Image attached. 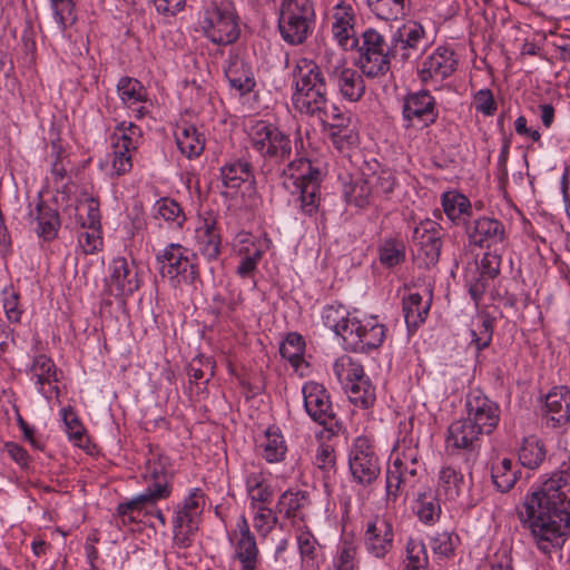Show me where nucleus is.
<instances>
[{"mask_svg": "<svg viewBox=\"0 0 570 570\" xmlns=\"http://www.w3.org/2000/svg\"><path fill=\"white\" fill-rule=\"evenodd\" d=\"M28 373L37 391L47 400L59 394L58 372L53 361L47 355H38L33 358Z\"/></svg>", "mask_w": 570, "mask_h": 570, "instance_id": "31", "label": "nucleus"}, {"mask_svg": "<svg viewBox=\"0 0 570 570\" xmlns=\"http://www.w3.org/2000/svg\"><path fill=\"white\" fill-rule=\"evenodd\" d=\"M52 20L57 32L68 38V29L77 22V0H49Z\"/></svg>", "mask_w": 570, "mask_h": 570, "instance_id": "46", "label": "nucleus"}, {"mask_svg": "<svg viewBox=\"0 0 570 570\" xmlns=\"http://www.w3.org/2000/svg\"><path fill=\"white\" fill-rule=\"evenodd\" d=\"M458 537L449 533L442 532L434 537L432 542V548L435 554L440 557L448 558L453 554L455 546H456Z\"/></svg>", "mask_w": 570, "mask_h": 570, "instance_id": "63", "label": "nucleus"}, {"mask_svg": "<svg viewBox=\"0 0 570 570\" xmlns=\"http://www.w3.org/2000/svg\"><path fill=\"white\" fill-rule=\"evenodd\" d=\"M394 537L393 521L386 514H376L364 525V548L375 559H385L393 550Z\"/></svg>", "mask_w": 570, "mask_h": 570, "instance_id": "17", "label": "nucleus"}, {"mask_svg": "<svg viewBox=\"0 0 570 570\" xmlns=\"http://www.w3.org/2000/svg\"><path fill=\"white\" fill-rule=\"evenodd\" d=\"M195 239L199 252L207 259H216L220 254L222 238L216 217L207 213L199 217L195 229Z\"/></svg>", "mask_w": 570, "mask_h": 570, "instance_id": "33", "label": "nucleus"}, {"mask_svg": "<svg viewBox=\"0 0 570 570\" xmlns=\"http://www.w3.org/2000/svg\"><path fill=\"white\" fill-rule=\"evenodd\" d=\"M232 558L239 562L240 570H257L259 549L247 517L242 513L235 524L227 530Z\"/></svg>", "mask_w": 570, "mask_h": 570, "instance_id": "13", "label": "nucleus"}, {"mask_svg": "<svg viewBox=\"0 0 570 570\" xmlns=\"http://www.w3.org/2000/svg\"><path fill=\"white\" fill-rule=\"evenodd\" d=\"M79 233L78 245L83 254H95L102 247L100 227H82Z\"/></svg>", "mask_w": 570, "mask_h": 570, "instance_id": "59", "label": "nucleus"}, {"mask_svg": "<svg viewBox=\"0 0 570 570\" xmlns=\"http://www.w3.org/2000/svg\"><path fill=\"white\" fill-rule=\"evenodd\" d=\"M224 73L229 87L240 97L250 94L256 87V79L250 63L238 50L232 49L225 61Z\"/></svg>", "mask_w": 570, "mask_h": 570, "instance_id": "25", "label": "nucleus"}, {"mask_svg": "<svg viewBox=\"0 0 570 570\" xmlns=\"http://www.w3.org/2000/svg\"><path fill=\"white\" fill-rule=\"evenodd\" d=\"M432 302V292L424 288L423 293L410 291L403 297V313L409 328H417L426 318Z\"/></svg>", "mask_w": 570, "mask_h": 570, "instance_id": "38", "label": "nucleus"}, {"mask_svg": "<svg viewBox=\"0 0 570 570\" xmlns=\"http://www.w3.org/2000/svg\"><path fill=\"white\" fill-rule=\"evenodd\" d=\"M315 23L312 0H283L278 9V29L283 40L301 45L311 35Z\"/></svg>", "mask_w": 570, "mask_h": 570, "instance_id": "7", "label": "nucleus"}, {"mask_svg": "<svg viewBox=\"0 0 570 570\" xmlns=\"http://www.w3.org/2000/svg\"><path fill=\"white\" fill-rule=\"evenodd\" d=\"M60 416L69 440L76 445L82 446V442L85 440V428L76 412L70 406L62 407L60 410Z\"/></svg>", "mask_w": 570, "mask_h": 570, "instance_id": "57", "label": "nucleus"}, {"mask_svg": "<svg viewBox=\"0 0 570 570\" xmlns=\"http://www.w3.org/2000/svg\"><path fill=\"white\" fill-rule=\"evenodd\" d=\"M296 544L301 557L302 568L304 570H315L318 567L320 546L313 533L307 530L305 524L296 527Z\"/></svg>", "mask_w": 570, "mask_h": 570, "instance_id": "44", "label": "nucleus"}, {"mask_svg": "<svg viewBox=\"0 0 570 570\" xmlns=\"http://www.w3.org/2000/svg\"><path fill=\"white\" fill-rule=\"evenodd\" d=\"M348 468L360 484H371L380 475L379 458L368 436L360 435L353 440L348 451Z\"/></svg>", "mask_w": 570, "mask_h": 570, "instance_id": "14", "label": "nucleus"}, {"mask_svg": "<svg viewBox=\"0 0 570 570\" xmlns=\"http://www.w3.org/2000/svg\"><path fill=\"white\" fill-rule=\"evenodd\" d=\"M243 480L248 505L272 504L274 488L266 470L256 466L245 468Z\"/></svg>", "mask_w": 570, "mask_h": 570, "instance_id": "30", "label": "nucleus"}, {"mask_svg": "<svg viewBox=\"0 0 570 570\" xmlns=\"http://www.w3.org/2000/svg\"><path fill=\"white\" fill-rule=\"evenodd\" d=\"M131 156L129 145H108L99 160V167L111 177L125 175L132 167Z\"/></svg>", "mask_w": 570, "mask_h": 570, "instance_id": "40", "label": "nucleus"}, {"mask_svg": "<svg viewBox=\"0 0 570 570\" xmlns=\"http://www.w3.org/2000/svg\"><path fill=\"white\" fill-rule=\"evenodd\" d=\"M512 465L508 458H498L492 464L491 476L495 488L501 492L511 490L518 480V471Z\"/></svg>", "mask_w": 570, "mask_h": 570, "instance_id": "53", "label": "nucleus"}, {"mask_svg": "<svg viewBox=\"0 0 570 570\" xmlns=\"http://www.w3.org/2000/svg\"><path fill=\"white\" fill-rule=\"evenodd\" d=\"M140 286L137 267L125 257H116L108 267L105 278L107 295L124 298L132 295Z\"/></svg>", "mask_w": 570, "mask_h": 570, "instance_id": "18", "label": "nucleus"}, {"mask_svg": "<svg viewBox=\"0 0 570 570\" xmlns=\"http://www.w3.org/2000/svg\"><path fill=\"white\" fill-rule=\"evenodd\" d=\"M304 351L305 342L297 333H289L279 347L281 355L292 364L295 372L299 373V375H304L307 367L303 357Z\"/></svg>", "mask_w": 570, "mask_h": 570, "instance_id": "48", "label": "nucleus"}, {"mask_svg": "<svg viewBox=\"0 0 570 570\" xmlns=\"http://www.w3.org/2000/svg\"><path fill=\"white\" fill-rule=\"evenodd\" d=\"M302 393L307 414L322 425H332L334 413L326 389L317 382L308 381L303 385Z\"/></svg>", "mask_w": 570, "mask_h": 570, "instance_id": "28", "label": "nucleus"}, {"mask_svg": "<svg viewBox=\"0 0 570 570\" xmlns=\"http://www.w3.org/2000/svg\"><path fill=\"white\" fill-rule=\"evenodd\" d=\"M295 90L294 108L304 115L317 118L330 127L334 142H353L357 139L355 126L344 118L335 106L327 108V88L321 67L309 59H299L293 70Z\"/></svg>", "mask_w": 570, "mask_h": 570, "instance_id": "2", "label": "nucleus"}, {"mask_svg": "<svg viewBox=\"0 0 570 570\" xmlns=\"http://www.w3.org/2000/svg\"><path fill=\"white\" fill-rule=\"evenodd\" d=\"M465 417L491 434L500 421L499 405L480 390H472L465 399Z\"/></svg>", "mask_w": 570, "mask_h": 570, "instance_id": "20", "label": "nucleus"}, {"mask_svg": "<svg viewBox=\"0 0 570 570\" xmlns=\"http://www.w3.org/2000/svg\"><path fill=\"white\" fill-rule=\"evenodd\" d=\"M487 434L469 419L461 417L448 428L446 446L461 451H474L480 446L482 436Z\"/></svg>", "mask_w": 570, "mask_h": 570, "instance_id": "32", "label": "nucleus"}, {"mask_svg": "<svg viewBox=\"0 0 570 570\" xmlns=\"http://www.w3.org/2000/svg\"><path fill=\"white\" fill-rule=\"evenodd\" d=\"M154 217L164 220L171 228H181L186 215L180 204L170 197L158 199L153 206Z\"/></svg>", "mask_w": 570, "mask_h": 570, "instance_id": "47", "label": "nucleus"}, {"mask_svg": "<svg viewBox=\"0 0 570 570\" xmlns=\"http://www.w3.org/2000/svg\"><path fill=\"white\" fill-rule=\"evenodd\" d=\"M442 208L445 216L456 225L465 223L472 215L470 199L459 190H448L441 196Z\"/></svg>", "mask_w": 570, "mask_h": 570, "instance_id": "43", "label": "nucleus"}, {"mask_svg": "<svg viewBox=\"0 0 570 570\" xmlns=\"http://www.w3.org/2000/svg\"><path fill=\"white\" fill-rule=\"evenodd\" d=\"M395 186V178L390 169H381L379 173H374L367 179L364 180L363 185L355 186L353 193L360 188L358 195H353L348 199L355 206L363 207L370 202L372 194H390L393 191Z\"/></svg>", "mask_w": 570, "mask_h": 570, "instance_id": "35", "label": "nucleus"}, {"mask_svg": "<svg viewBox=\"0 0 570 570\" xmlns=\"http://www.w3.org/2000/svg\"><path fill=\"white\" fill-rule=\"evenodd\" d=\"M159 273L175 287L190 284L197 276L196 256L180 244H168L158 255Z\"/></svg>", "mask_w": 570, "mask_h": 570, "instance_id": "12", "label": "nucleus"}, {"mask_svg": "<svg viewBox=\"0 0 570 570\" xmlns=\"http://www.w3.org/2000/svg\"><path fill=\"white\" fill-rule=\"evenodd\" d=\"M173 476L170 459L161 453H150L140 473L144 490L117 508L121 522L125 524L127 521L134 520L131 513L141 507L155 505L157 502L168 499L173 493Z\"/></svg>", "mask_w": 570, "mask_h": 570, "instance_id": "4", "label": "nucleus"}, {"mask_svg": "<svg viewBox=\"0 0 570 570\" xmlns=\"http://www.w3.org/2000/svg\"><path fill=\"white\" fill-rule=\"evenodd\" d=\"M519 518L542 552L563 546L570 531V458L531 488Z\"/></svg>", "mask_w": 570, "mask_h": 570, "instance_id": "1", "label": "nucleus"}, {"mask_svg": "<svg viewBox=\"0 0 570 570\" xmlns=\"http://www.w3.org/2000/svg\"><path fill=\"white\" fill-rule=\"evenodd\" d=\"M269 246L271 239L266 235L239 232L233 239V248L240 257L236 274L242 278H252Z\"/></svg>", "mask_w": 570, "mask_h": 570, "instance_id": "16", "label": "nucleus"}, {"mask_svg": "<svg viewBox=\"0 0 570 570\" xmlns=\"http://www.w3.org/2000/svg\"><path fill=\"white\" fill-rule=\"evenodd\" d=\"M546 456V445L538 436L530 435L523 439L519 449V461L523 466L537 469L543 463Z\"/></svg>", "mask_w": 570, "mask_h": 570, "instance_id": "49", "label": "nucleus"}, {"mask_svg": "<svg viewBox=\"0 0 570 570\" xmlns=\"http://www.w3.org/2000/svg\"><path fill=\"white\" fill-rule=\"evenodd\" d=\"M287 451L286 440L278 426H268L257 441V453L267 463L283 462Z\"/></svg>", "mask_w": 570, "mask_h": 570, "instance_id": "37", "label": "nucleus"}, {"mask_svg": "<svg viewBox=\"0 0 570 570\" xmlns=\"http://www.w3.org/2000/svg\"><path fill=\"white\" fill-rule=\"evenodd\" d=\"M322 322L353 352H367L382 345L386 328L374 315L350 313L343 305L331 304L322 311Z\"/></svg>", "mask_w": 570, "mask_h": 570, "instance_id": "3", "label": "nucleus"}, {"mask_svg": "<svg viewBox=\"0 0 570 570\" xmlns=\"http://www.w3.org/2000/svg\"><path fill=\"white\" fill-rule=\"evenodd\" d=\"M356 544L353 539L344 537L337 544L331 570H355Z\"/></svg>", "mask_w": 570, "mask_h": 570, "instance_id": "55", "label": "nucleus"}, {"mask_svg": "<svg viewBox=\"0 0 570 570\" xmlns=\"http://www.w3.org/2000/svg\"><path fill=\"white\" fill-rule=\"evenodd\" d=\"M206 503V494L202 488H190L177 504L173 518L174 539L179 547H188L190 538L198 530Z\"/></svg>", "mask_w": 570, "mask_h": 570, "instance_id": "11", "label": "nucleus"}, {"mask_svg": "<svg viewBox=\"0 0 570 570\" xmlns=\"http://www.w3.org/2000/svg\"><path fill=\"white\" fill-rule=\"evenodd\" d=\"M314 464L323 471L332 470L335 464L334 450L327 444L318 445L314 456Z\"/></svg>", "mask_w": 570, "mask_h": 570, "instance_id": "64", "label": "nucleus"}, {"mask_svg": "<svg viewBox=\"0 0 570 570\" xmlns=\"http://www.w3.org/2000/svg\"><path fill=\"white\" fill-rule=\"evenodd\" d=\"M245 131L252 142H275L284 138L274 124L263 119H249L245 124Z\"/></svg>", "mask_w": 570, "mask_h": 570, "instance_id": "52", "label": "nucleus"}, {"mask_svg": "<svg viewBox=\"0 0 570 570\" xmlns=\"http://www.w3.org/2000/svg\"><path fill=\"white\" fill-rule=\"evenodd\" d=\"M423 469L419 449L412 439H402L394 445L386 470V501L394 503L406 485H413Z\"/></svg>", "mask_w": 570, "mask_h": 570, "instance_id": "5", "label": "nucleus"}, {"mask_svg": "<svg viewBox=\"0 0 570 570\" xmlns=\"http://www.w3.org/2000/svg\"><path fill=\"white\" fill-rule=\"evenodd\" d=\"M351 402L361 407H368L375 402V389L370 380L364 376L346 389Z\"/></svg>", "mask_w": 570, "mask_h": 570, "instance_id": "56", "label": "nucleus"}, {"mask_svg": "<svg viewBox=\"0 0 570 570\" xmlns=\"http://www.w3.org/2000/svg\"><path fill=\"white\" fill-rule=\"evenodd\" d=\"M403 121L406 128L423 129L438 118L435 99L428 90L410 94L403 102Z\"/></svg>", "mask_w": 570, "mask_h": 570, "instance_id": "19", "label": "nucleus"}, {"mask_svg": "<svg viewBox=\"0 0 570 570\" xmlns=\"http://www.w3.org/2000/svg\"><path fill=\"white\" fill-rule=\"evenodd\" d=\"M333 371L345 390L365 376L363 366L347 355H343L334 362Z\"/></svg>", "mask_w": 570, "mask_h": 570, "instance_id": "51", "label": "nucleus"}, {"mask_svg": "<svg viewBox=\"0 0 570 570\" xmlns=\"http://www.w3.org/2000/svg\"><path fill=\"white\" fill-rule=\"evenodd\" d=\"M493 324L492 321L484 315L474 317L470 327V344L479 352L488 347L492 341Z\"/></svg>", "mask_w": 570, "mask_h": 570, "instance_id": "54", "label": "nucleus"}, {"mask_svg": "<svg viewBox=\"0 0 570 570\" xmlns=\"http://www.w3.org/2000/svg\"><path fill=\"white\" fill-rule=\"evenodd\" d=\"M456 65L454 52L448 48L439 47L422 61L417 75L420 80L425 83L442 81L454 72Z\"/></svg>", "mask_w": 570, "mask_h": 570, "instance_id": "29", "label": "nucleus"}, {"mask_svg": "<svg viewBox=\"0 0 570 570\" xmlns=\"http://www.w3.org/2000/svg\"><path fill=\"white\" fill-rule=\"evenodd\" d=\"M371 12L384 21H399L405 19L412 8L411 0H367Z\"/></svg>", "mask_w": 570, "mask_h": 570, "instance_id": "45", "label": "nucleus"}, {"mask_svg": "<svg viewBox=\"0 0 570 570\" xmlns=\"http://www.w3.org/2000/svg\"><path fill=\"white\" fill-rule=\"evenodd\" d=\"M253 528L259 538L265 539L274 530L277 523V513L272 504L248 505Z\"/></svg>", "mask_w": 570, "mask_h": 570, "instance_id": "50", "label": "nucleus"}, {"mask_svg": "<svg viewBox=\"0 0 570 570\" xmlns=\"http://www.w3.org/2000/svg\"><path fill=\"white\" fill-rule=\"evenodd\" d=\"M442 500L431 488L419 491L413 505L419 520L428 525L436 523L442 513Z\"/></svg>", "mask_w": 570, "mask_h": 570, "instance_id": "41", "label": "nucleus"}, {"mask_svg": "<svg viewBox=\"0 0 570 570\" xmlns=\"http://www.w3.org/2000/svg\"><path fill=\"white\" fill-rule=\"evenodd\" d=\"M308 504L305 491L286 490L277 500V510L287 519H292L293 525L304 524V509Z\"/></svg>", "mask_w": 570, "mask_h": 570, "instance_id": "42", "label": "nucleus"}, {"mask_svg": "<svg viewBox=\"0 0 570 570\" xmlns=\"http://www.w3.org/2000/svg\"><path fill=\"white\" fill-rule=\"evenodd\" d=\"M222 178L227 195L236 202L240 198L239 207L250 209L257 205L256 189L247 163L236 161L222 168Z\"/></svg>", "mask_w": 570, "mask_h": 570, "instance_id": "15", "label": "nucleus"}, {"mask_svg": "<svg viewBox=\"0 0 570 570\" xmlns=\"http://www.w3.org/2000/svg\"><path fill=\"white\" fill-rule=\"evenodd\" d=\"M116 91L121 105L130 109L136 118L141 119L149 114V94L140 80L122 76L117 81Z\"/></svg>", "mask_w": 570, "mask_h": 570, "instance_id": "27", "label": "nucleus"}, {"mask_svg": "<svg viewBox=\"0 0 570 570\" xmlns=\"http://www.w3.org/2000/svg\"><path fill=\"white\" fill-rule=\"evenodd\" d=\"M413 239L417 261L426 267L434 265L441 253V226L435 220L426 218L415 226Z\"/></svg>", "mask_w": 570, "mask_h": 570, "instance_id": "23", "label": "nucleus"}, {"mask_svg": "<svg viewBox=\"0 0 570 570\" xmlns=\"http://www.w3.org/2000/svg\"><path fill=\"white\" fill-rule=\"evenodd\" d=\"M77 219L81 227H100L99 204L94 198L80 200L76 207Z\"/></svg>", "mask_w": 570, "mask_h": 570, "instance_id": "58", "label": "nucleus"}, {"mask_svg": "<svg viewBox=\"0 0 570 570\" xmlns=\"http://www.w3.org/2000/svg\"><path fill=\"white\" fill-rule=\"evenodd\" d=\"M406 558L404 566L428 568L429 559L424 543L420 540L410 539L405 547Z\"/></svg>", "mask_w": 570, "mask_h": 570, "instance_id": "60", "label": "nucleus"}, {"mask_svg": "<svg viewBox=\"0 0 570 570\" xmlns=\"http://www.w3.org/2000/svg\"><path fill=\"white\" fill-rule=\"evenodd\" d=\"M542 414L548 429L567 431L570 425V387H552L544 396Z\"/></svg>", "mask_w": 570, "mask_h": 570, "instance_id": "21", "label": "nucleus"}, {"mask_svg": "<svg viewBox=\"0 0 570 570\" xmlns=\"http://www.w3.org/2000/svg\"><path fill=\"white\" fill-rule=\"evenodd\" d=\"M29 216L33 224V230L41 239L49 242L56 238L60 227V219L56 209L38 202L36 207L30 209Z\"/></svg>", "mask_w": 570, "mask_h": 570, "instance_id": "39", "label": "nucleus"}, {"mask_svg": "<svg viewBox=\"0 0 570 570\" xmlns=\"http://www.w3.org/2000/svg\"><path fill=\"white\" fill-rule=\"evenodd\" d=\"M2 306L7 318L10 322L18 323L22 315L19 304V293L10 285L2 291Z\"/></svg>", "mask_w": 570, "mask_h": 570, "instance_id": "61", "label": "nucleus"}, {"mask_svg": "<svg viewBox=\"0 0 570 570\" xmlns=\"http://www.w3.org/2000/svg\"><path fill=\"white\" fill-rule=\"evenodd\" d=\"M207 39L216 45H230L240 33L235 3L214 1L202 12L199 20Z\"/></svg>", "mask_w": 570, "mask_h": 570, "instance_id": "8", "label": "nucleus"}, {"mask_svg": "<svg viewBox=\"0 0 570 570\" xmlns=\"http://www.w3.org/2000/svg\"><path fill=\"white\" fill-rule=\"evenodd\" d=\"M332 33L337 43L344 49L353 48L357 41L354 38L355 14L351 4L343 1L333 7Z\"/></svg>", "mask_w": 570, "mask_h": 570, "instance_id": "34", "label": "nucleus"}, {"mask_svg": "<svg viewBox=\"0 0 570 570\" xmlns=\"http://www.w3.org/2000/svg\"><path fill=\"white\" fill-rule=\"evenodd\" d=\"M501 256L497 252L485 253L480 262H475L465 269V281L474 301H479L500 273Z\"/></svg>", "mask_w": 570, "mask_h": 570, "instance_id": "22", "label": "nucleus"}, {"mask_svg": "<svg viewBox=\"0 0 570 570\" xmlns=\"http://www.w3.org/2000/svg\"><path fill=\"white\" fill-rule=\"evenodd\" d=\"M322 63L342 99L356 102L363 97L365 92L363 76L348 66L343 53L325 50Z\"/></svg>", "mask_w": 570, "mask_h": 570, "instance_id": "9", "label": "nucleus"}, {"mask_svg": "<svg viewBox=\"0 0 570 570\" xmlns=\"http://www.w3.org/2000/svg\"><path fill=\"white\" fill-rule=\"evenodd\" d=\"M466 235L471 244L494 249L499 245H503L507 238L503 223L488 216L479 217L468 225Z\"/></svg>", "mask_w": 570, "mask_h": 570, "instance_id": "26", "label": "nucleus"}, {"mask_svg": "<svg viewBox=\"0 0 570 570\" xmlns=\"http://www.w3.org/2000/svg\"><path fill=\"white\" fill-rule=\"evenodd\" d=\"M465 489L464 475L460 468L443 464L436 474V494L443 501L455 502Z\"/></svg>", "mask_w": 570, "mask_h": 570, "instance_id": "36", "label": "nucleus"}, {"mask_svg": "<svg viewBox=\"0 0 570 570\" xmlns=\"http://www.w3.org/2000/svg\"><path fill=\"white\" fill-rule=\"evenodd\" d=\"M357 51L358 67L367 78H380L390 71L394 53L391 43L377 30L368 28L362 33Z\"/></svg>", "mask_w": 570, "mask_h": 570, "instance_id": "10", "label": "nucleus"}, {"mask_svg": "<svg viewBox=\"0 0 570 570\" xmlns=\"http://www.w3.org/2000/svg\"><path fill=\"white\" fill-rule=\"evenodd\" d=\"M473 106L478 112L492 116L497 111V102L490 89H480L473 96Z\"/></svg>", "mask_w": 570, "mask_h": 570, "instance_id": "62", "label": "nucleus"}, {"mask_svg": "<svg viewBox=\"0 0 570 570\" xmlns=\"http://www.w3.org/2000/svg\"><path fill=\"white\" fill-rule=\"evenodd\" d=\"M390 43L394 58L406 61L425 47V30L421 23L409 20L392 33Z\"/></svg>", "mask_w": 570, "mask_h": 570, "instance_id": "24", "label": "nucleus"}, {"mask_svg": "<svg viewBox=\"0 0 570 570\" xmlns=\"http://www.w3.org/2000/svg\"><path fill=\"white\" fill-rule=\"evenodd\" d=\"M322 179L323 171L303 157L291 161L284 170L285 187L291 193H299L302 209L307 215L317 210Z\"/></svg>", "mask_w": 570, "mask_h": 570, "instance_id": "6", "label": "nucleus"}]
</instances>
